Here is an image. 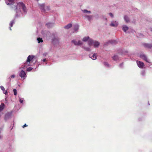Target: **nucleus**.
Returning <instances> with one entry per match:
<instances>
[{
	"instance_id": "obj_1",
	"label": "nucleus",
	"mask_w": 152,
	"mask_h": 152,
	"mask_svg": "<svg viewBox=\"0 0 152 152\" xmlns=\"http://www.w3.org/2000/svg\"><path fill=\"white\" fill-rule=\"evenodd\" d=\"M15 8V11L16 12V17L18 16L19 13L20 12V9H22L25 15L27 13V10L24 4L22 2H20L17 4V5H14V8Z\"/></svg>"
},
{
	"instance_id": "obj_2",
	"label": "nucleus",
	"mask_w": 152,
	"mask_h": 152,
	"mask_svg": "<svg viewBox=\"0 0 152 152\" xmlns=\"http://www.w3.org/2000/svg\"><path fill=\"white\" fill-rule=\"evenodd\" d=\"M88 45L90 46L92 45L94 48H97L99 46V43L97 41H94L92 39H90L88 41Z\"/></svg>"
},
{
	"instance_id": "obj_3",
	"label": "nucleus",
	"mask_w": 152,
	"mask_h": 152,
	"mask_svg": "<svg viewBox=\"0 0 152 152\" xmlns=\"http://www.w3.org/2000/svg\"><path fill=\"white\" fill-rule=\"evenodd\" d=\"M19 76L21 78H26L27 75L26 72H25L23 70H21L19 73Z\"/></svg>"
},
{
	"instance_id": "obj_4",
	"label": "nucleus",
	"mask_w": 152,
	"mask_h": 152,
	"mask_svg": "<svg viewBox=\"0 0 152 152\" xmlns=\"http://www.w3.org/2000/svg\"><path fill=\"white\" fill-rule=\"evenodd\" d=\"M71 42L75 45H80L83 44L82 42L81 41H77L75 39L72 40Z\"/></svg>"
},
{
	"instance_id": "obj_5",
	"label": "nucleus",
	"mask_w": 152,
	"mask_h": 152,
	"mask_svg": "<svg viewBox=\"0 0 152 152\" xmlns=\"http://www.w3.org/2000/svg\"><path fill=\"white\" fill-rule=\"evenodd\" d=\"M38 6H39L40 9L41 11L42 12H45V4L44 3L43 4H38Z\"/></svg>"
},
{
	"instance_id": "obj_6",
	"label": "nucleus",
	"mask_w": 152,
	"mask_h": 152,
	"mask_svg": "<svg viewBox=\"0 0 152 152\" xmlns=\"http://www.w3.org/2000/svg\"><path fill=\"white\" fill-rule=\"evenodd\" d=\"M140 57L143 60H144L146 62L150 63V60L147 58V56L144 54H141L140 55Z\"/></svg>"
},
{
	"instance_id": "obj_7",
	"label": "nucleus",
	"mask_w": 152,
	"mask_h": 152,
	"mask_svg": "<svg viewBox=\"0 0 152 152\" xmlns=\"http://www.w3.org/2000/svg\"><path fill=\"white\" fill-rule=\"evenodd\" d=\"M29 66H30V63L27 62V61H26L25 63L22 65L21 68L23 69H24L27 68V67Z\"/></svg>"
},
{
	"instance_id": "obj_8",
	"label": "nucleus",
	"mask_w": 152,
	"mask_h": 152,
	"mask_svg": "<svg viewBox=\"0 0 152 152\" xmlns=\"http://www.w3.org/2000/svg\"><path fill=\"white\" fill-rule=\"evenodd\" d=\"M14 1V0H5V2L7 5H11L12 8H14V6L15 5L12 4Z\"/></svg>"
},
{
	"instance_id": "obj_9",
	"label": "nucleus",
	"mask_w": 152,
	"mask_h": 152,
	"mask_svg": "<svg viewBox=\"0 0 152 152\" xmlns=\"http://www.w3.org/2000/svg\"><path fill=\"white\" fill-rule=\"evenodd\" d=\"M118 23L117 21H113L111 22L110 26L114 27H116L118 26Z\"/></svg>"
},
{
	"instance_id": "obj_10",
	"label": "nucleus",
	"mask_w": 152,
	"mask_h": 152,
	"mask_svg": "<svg viewBox=\"0 0 152 152\" xmlns=\"http://www.w3.org/2000/svg\"><path fill=\"white\" fill-rule=\"evenodd\" d=\"M89 56L93 60H95L97 58V56L95 53H91L89 55Z\"/></svg>"
},
{
	"instance_id": "obj_11",
	"label": "nucleus",
	"mask_w": 152,
	"mask_h": 152,
	"mask_svg": "<svg viewBox=\"0 0 152 152\" xmlns=\"http://www.w3.org/2000/svg\"><path fill=\"white\" fill-rule=\"evenodd\" d=\"M47 60L46 59V58H44V59H41V62H39L38 63V65L36 67H38L40 64H42L43 65H44V63H43V62H46L45 63V64H47V63L46 62H47Z\"/></svg>"
},
{
	"instance_id": "obj_12",
	"label": "nucleus",
	"mask_w": 152,
	"mask_h": 152,
	"mask_svg": "<svg viewBox=\"0 0 152 152\" xmlns=\"http://www.w3.org/2000/svg\"><path fill=\"white\" fill-rule=\"evenodd\" d=\"M127 53L128 51L127 50L122 49H120L118 51V53L121 55H125L126 53Z\"/></svg>"
},
{
	"instance_id": "obj_13",
	"label": "nucleus",
	"mask_w": 152,
	"mask_h": 152,
	"mask_svg": "<svg viewBox=\"0 0 152 152\" xmlns=\"http://www.w3.org/2000/svg\"><path fill=\"white\" fill-rule=\"evenodd\" d=\"M34 57V56L32 55H30L27 57V59L26 60L27 62H28L30 63V62L31 61L33 58Z\"/></svg>"
},
{
	"instance_id": "obj_14",
	"label": "nucleus",
	"mask_w": 152,
	"mask_h": 152,
	"mask_svg": "<svg viewBox=\"0 0 152 152\" xmlns=\"http://www.w3.org/2000/svg\"><path fill=\"white\" fill-rule=\"evenodd\" d=\"M137 63L138 66L139 68H142L143 67L144 64L143 62L139 61H137Z\"/></svg>"
},
{
	"instance_id": "obj_15",
	"label": "nucleus",
	"mask_w": 152,
	"mask_h": 152,
	"mask_svg": "<svg viewBox=\"0 0 152 152\" xmlns=\"http://www.w3.org/2000/svg\"><path fill=\"white\" fill-rule=\"evenodd\" d=\"M52 42L54 44H56L58 43L59 40L57 37H55L52 39Z\"/></svg>"
},
{
	"instance_id": "obj_16",
	"label": "nucleus",
	"mask_w": 152,
	"mask_h": 152,
	"mask_svg": "<svg viewBox=\"0 0 152 152\" xmlns=\"http://www.w3.org/2000/svg\"><path fill=\"white\" fill-rule=\"evenodd\" d=\"M143 45L145 48H152V44L146 43H144L143 44Z\"/></svg>"
},
{
	"instance_id": "obj_17",
	"label": "nucleus",
	"mask_w": 152,
	"mask_h": 152,
	"mask_svg": "<svg viewBox=\"0 0 152 152\" xmlns=\"http://www.w3.org/2000/svg\"><path fill=\"white\" fill-rule=\"evenodd\" d=\"M54 23H46V26L48 28H51L54 26Z\"/></svg>"
},
{
	"instance_id": "obj_18",
	"label": "nucleus",
	"mask_w": 152,
	"mask_h": 152,
	"mask_svg": "<svg viewBox=\"0 0 152 152\" xmlns=\"http://www.w3.org/2000/svg\"><path fill=\"white\" fill-rule=\"evenodd\" d=\"M84 16L87 19L88 21H91V20L92 19L93 16L92 15H85Z\"/></svg>"
},
{
	"instance_id": "obj_19",
	"label": "nucleus",
	"mask_w": 152,
	"mask_h": 152,
	"mask_svg": "<svg viewBox=\"0 0 152 152\" xmlns=\"http://www.w3.org/2000/svg\"><path fill=\"white\" fill-rule=\"evenodd\" d=\"M11 116V114L9 113H8L5 115L4 117V120L7 121L10 118Z\"/></svg>"
},
{
	"instance_id": "obj_20",
	"label": "nucleus",
	"mask_w": 152,
	"mask_h": 152,
	"mask_svg": "<svg viewBox=\"0 0 152 152\" xmlns=\"http://www.w3.org/2000/svg\"><path fill=\"white\" fill-rule=\"evenodd\" d=\"M82 47L86 51H91V49L90 47H87L84 46H83Z\"/></svg>"
},
{
	"instance_id": "obj_21",
	"label": "nucleus",
	"mask_w": 152,
	"mask_h": 152,
	"mask_svg": "<svg viewBox=\"0 0 152 152\" xmlns=\"http://www.w3.org/2000/svg\"><path fill=\"white\" fill-rule=\"evenodd\" d=\"M112 58L113 60L115 61L119 60V57L117 55H115L112 57Z\"/></svg>"
},
{
	"instance_id": "obj_22",
	"label": "nucleus",
	"mask_w": 152,
	"mask_h": 152,
	"mask_svg": "<svg viewBox=\"0 0 152 152\" xmlns=\"http://www.w3.org/2000/svg\"><path fill=\"white\" fill-rule=\"evenodd\" d=\"M90 39H90L88 36L85 37L83 38L82 40L83 42H86L87 41H88V40Z\"/></svg>"
},
{
	"instance_id": "obj_23",
	"label": "nucleus",
	"mask_w": 152,
	"mask_h": 152,
	"mask_svg": "<svg viewBox=\"0 0 152 152\" xmlns=\"http://www.w3.org/2000/svg\"><path fill=\"white\" fill-rule=\"evenodd\" d=\"M108 43H111L112 44H116L117 43V41L115 40H110L108 42Z\"/></svg>"
},
{
	"instance_id": "obj_24",
	"label": "nucleus",
	"mask_w": 152,
	"mask_h": 152,
	"mask_svg": "<svg viewBox=\"0 0 152 152\" xmlns=\"http://www.w3.org/2000/svg\"><path fill=\"white\" fill-rule=\"evenodd\" d=\"M128 27L126 25H123L122 26V29L125 32H126V31L128 30Z\"/></svg>"
},
{
	"instance_id": "obj_25",
	"label": "nucleus",
	"mask_w": 152,
	"mask_h": 152,
	"mask_svg": "<svg viewBox=\"0 0 152 152\" xmlns=\"http://www.w3.org/2000/svg\"><path fill=\"white\" fill-rule=\"evenodd\" d=\"M124 20L126 23H128L129 21V17L126 15L124 16Z\"/></svg>"
},
{
	"instance_id": "obj_26",
	"label": "nucleus",
	"mask_w": 152,
	"mask_h": 152,
	"mask_svg": "<svg viewBox=\"0 0 152 152\" xmlns=\"http://www.w3.org/2000/svg\"><path fill=\"white\" fill-rule=\"evenodd\" d=\"M15 21L14 20H12L10 23V27H9V29L10 30H12L11 27L15 23Z\"/></svg>"
},
{
	"instance_id": "obj_27",
	"label": "nucleus",
	"mask_w": 152,
	"mask_h": 152,
	"mask_svg": "<svg viewBox=\"0 0 152 152\" xmlns=\"http://www.w3.org/2000/svg\"><path fill=\"white\" fill-rule=\"evenodd\" d=\"M79 28V26L77 24L75 25L74 30L75 31H77Z\"/></svg>"
},
{
	"instance_id": "obj_28",
	"label": "nucleus",
	"mask_w": 152,
	"mask_h": 152,
	"mask_svg": "<svg viewBox=\"0 0 152 152\" xmlns=\"http://www.w3.org/2000/svg\"><path fill=\"white\" fill-rule=\"evenodd\" d=\"M72 24L71 23L68 24V25L65 26L64 27V28L66 29H68L71 28L72 26Z\"/></svg>"
},
{
	"instance_id": "obj_29",
	"label": "nucleus",
	"mask_w": 152,
	"mask_h": 152,
	"mask_svg": "<svg viewBox=\"0 0 152 152\" xmlns=\"http://www.w3.org/2000/svg\"><path fill=\"white\" fill-rule=\"evenodd\" d=\"M103 64L104 66L110 68L111 67V66L107 62H104Z\"/></svg>"
},
{
	"instance_id": "obj_30",
	"label": "nucleus",
	"mask_w": 152,
	"mask_h": 152,
	"mask_svg": "<svg viewBox=\"0 0 152 152\" xmlns=\"http://www.w3.org/2000/svg\"><path fill=\"white\" fill-rule=\"evenodd\" d=\"M0 88L3 91V93L5 94H6L7 93V91L5 90V89L4 88L3 86H1Z\"/></svg>"
},
{
	"instance_id": "obj_31",
	"label": "nucleus",
	"mask_w": 152,
	"mask_h": 152,
	"mask_svg": "<svg viewBox=\"0 0 152 152\" xmlns=\"http://www.w3.org/2000/svg\"><path fill=\"white\" fill-rule=\"evenodd\" d=\"M37 40L38 41V43H40V42H43V40L42 39V38H41L40 37H38L37 39Z\"/></svg>"
},
{
	"instance_id": "obj_32",
	"label": "nucleus",
	"mask_w": 152,
	"mask_h": 152,
	"mask_svg": "<svg viewBox=\"0 0 152 152\" xmlns=\"http://www.w3.org/2000/svg\"><path fill=\"white\" fill-rule=\"evenodd\" d=\"M4 107V104H1L0 105V112H1L3 110Z\"/></svg>"
},
{
	"instance_id": "obj_33",
	"label": "nucleus",
	"mask_w": 152,
	"mask_h": 152,
	"mask_svg": "<svg viewBox=\"0 0 152 152\" xmlns=\"http://www.w3.org/2000/svg\"><path fill=\"white\" fill-rule=\"evenodd\" d=\"M83 12L85 13L90 14L91 13V12L90 11H88L86 10H82Z\"/></svg>"
},
{
	"instance_id": "obj_34",
	"label": "nucleus",
	"mask_w": 152,
	"mask_h": 152,
	"mask_svg": "<svg viewBox=\"0 0 152 152\" xmlns=\"http://www.w3.org/2000/svg\"><path fill=\"white\" fill-rule=\"evenodd\" d=\"M50 10V7L49 6H47L45 8V12H46L47 11H49Z\"/></svg>"
},
{
	"instance_id": "obj_35",
	"label": "nucleus",
	"mask_w": 152,
	"mask_h": 152,
	"mask_svg": "<svg viewBox=\"0 0 152 152\" xmlns=\"http://www.w3.org/2000/svg\"><path fill=\"white\" fill-rule=\"evenodd\" d=\"M15 77V75H12L10 76L9 79H10V81L11 80V79H13Z\"/></svg>"
},
{
	"instance_id": "obj_36",
	"label": "nucleus",
	"mask_w": 152,
	"mask_h": 152,
	"mask_svg": "<svg viewBox=\"0 0 152 152\" xmlns=\"http://www.w3.org/2000/svg\"><path fill=\"white\" fill-rule=\"evenodd\" d=\"M33 68L31 67H29L28 68H27L26 71L28 72H30L31 71Z\"/></svg>"
},
{
	"instance_id": "obj_37",
	"label": "nucleus",
	"mask_w": 152,
	"mask_h": 152,
	"mask_svg": "<svg viewBox=\"0 0 152 152\" xmlns=\"http://www.w3.org/2000/svg\"><path fill=\"white\" fill-rule=\"evenodd\" d=\"M24 100V98H19V102L20 103L22 104L23 102V100Z\"/></svg>"
},
{
	"instance_id": "obj_38",
	"label": "nucleus",
	"mask_w": 152,
	"mask_h": 152,
	"mask_svg": "<svg viewBox=\"0 0 152 152\" xmlns=\"http://www.w3.org/2000/svg\"><path fill=\"white\" fill-rule=\"evenodd\" d=\"M141 74L142 76H144L145 74V71L144 70L142 71L141 72Z\"/></svg>"
},
{
	"instance_id": "obj_39",
	"label": "nucleus",
	"mask_w": 152,
	"mask_h": 152,
	"mask_svg": "<svg viewBox=\"0 0 152 152\" xmlns=\"http://www.w3.org/2000/svg\"><path fill=\"white\" fill-rule=\"evenodd\" d=\"M13 93L15 95H16L17 94V91L16 89H14L13 90Z\"/></svg>"
},
{
	"instance_id": "obj_40",
	"label": "nucleus",
	"mask_w": 152,
	"mask_h": 152,
	"mask_svg": "<svg viewBox=\"0 0 152 152\" xmlns=\"http://www.w3.org/2000/svg\"><path fill=\"white\" fill-rule=\"evenodd\" d=\"M119 67L121 68H123V63H121L119 65Z\"/></svg>"
},
{
	"instance_id": "obj_41",
	"label": "nucleus",
	"mask_w": 152,
	"mask_h": 152,
	"mask_svg": "<svg viewBox=\"0 0 152 152\" xmlns=\"http://www.w3.org/2000/svg\"><path fill=\"white\" fill-rule=\"evenodd\" d=\"M110 16L112 18L113 17V15L112 13H110L109 14Z\"/></svg>"
},
{
	"instance_id": "obj_42",
	"label": "nucleus",
	"mask_w": 152,
	"mask_h": 152,
	"mask_svg": "<svg viewBox=\"0 0 152 152\" xmlns=\"http://www.w3.org/2000/svg\"><path fill=\"white\" fill-rule=\"evenodd\" d=\"M47 54L48 53H43V56L44 57H45Z\"/></svg>"
},
{
	"instance_id": "obj_43",
	"label": "nucleus",
	"mask_w": 152,
	"mask_h": 152,
	"mask_svg": "<svg viewBox=\"0 0 152 152\" xmlns=\"http://www.w3.org/2000/svg\"><path fill=\"white\" fill-rule=\"evenodd\" d=\"M27 126V125L26 124H24L23 126L22 127L23 128H24L25 127H26Z\"/></svg>"
},
{
	"instance_id": "obj_44",
	"label": "nucleus",
	"mask_w": 152,
	"mask_h": 152,
	"mask_svg": "<svg viewBox=\"0 0 152 152\" xmlns=\"http://www.w3.org/2000/svg\"><path fill=\"white\" fill-rule=\"evenodd\" d=\"M3 129L2 128H0V134H1V133L2 132Z\"/></svg>"
},
{
	"instance_id": "obj_45",
	"label": "nucleus",
	"mask_w": 152,
	"mask_h": 152,
	"mask_svg": "<svg viewBox=\"0 0 152 152\" xmlns=\"http://www.w3.org/2000/svg\"><path fill=\"white\" fill-rule=\"evenodd\" d=\"M2 137V135L0 134V139H1Z\"/></svg>"
},
{
	"instance_id": "obj_46",
	"label": "nucleus",
	"mask_w": 152,
	"mask_h": 152,
	"mask_svg": "<svg viewBox=\"0 0 152 152\" xmlns=\"http://www.w3.org/2000/svg\"><path fill=\"white\" fill-rule=\"evenodd\" d=\"M150 30L152 32V28L150 29Z\"/></svg>"
},
{
	"instance_id": "obj_47",
	"label": "nucleus",
	"mask_w": 152,
	"mask_h": 152,
	"mask_svg": "<svg viewBox=\"0 0 152 152\" xmlns=\"http://www.w3.org/2000/svg\"><path fill=\"white\" fill-rule=\"evenodd\" d=\"M140 35H141V36H143V35L142 34H140Z\"/></svg>"
},
{
	"instance_id": "obj_48",
	"label": "nucleus",
	"mask_w": 152,
	"mask_h": 152,
	"mask_svg": "<svg viewBox=\"0 0 152 152\" xmlns=\"http://www.w3.org/2000/svg\"><path fill=\"white\" fill-rule=\"evenodd\" d=\"M37 1H39V0H36Z\"/></svg>"
}]
</instances>
